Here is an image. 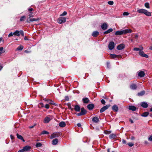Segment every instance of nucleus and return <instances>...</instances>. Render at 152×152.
Wrapping results in <instances>:
<instances>
[{
	"mask_svg": "<svg viewBox=\"0 0 152 152\" xmlns=\"http://www.w3.org/2000/svg\"><path fill=\"white\" fill-rule=\"evenodd\" d=\"M104 133L106 134H109L111 133V132L110 131L105 130L104 131Z\"/></svg>",
	"mask_w": 152,
	"mask_h": 152,
	"instance_id": "42",
	"label": "nucleus"
},
{
	"mask_svg": "<svg viewBox=\"0 0 152 152\" xmlns=\"http://www.w3.org/2000/svg\"><path fill=\"white\" fill-rule=\"evenodd\" d=\"M129 13L127 12H124L123 13V15H128Z\"/></svg>",
	"mask_w": 152,
	"mask_h": 152,
	"instance_id": "48",
	"label": "nucleus"
},
{
	"mask_svg": "<svg viewBox=\"0 0 152 152\" xmlns=\"http://www.w3.org/2000/svg\"><path fill=\"white\" fill-rule=\"evenodd\" d=\"M127 145L130 147H132L134 145V144L131 142L128 143Z\"/></svg>",
	"mask_w": 152,
	"mask_h": 152,
	"instance_id": "40",
	"label": "nucleus"
},
{
	"mask_svg": "<svg viewBox=\"0 0 152 152\" xmlns=\"http://www.w3.org/2000/svg\"><path fill=\"white\" fill-rule=\"evenodd\" d=\"M145 6L147 8H150L149 3L148 2H146L145 3Z\"/></svg>",
	"mask_w": 152,
	"mask_h": 152,
	"instance_id": "38",
	"label": "nucleus"
},
{
	"mask_svg": "<svg viewBox=\"0 0 152 152\" xmlns=\"http://www.w3.org/2000/svg\"><path fill=\"white\" fill-rule=\"evenodd\" d=\"M77 126L79 127H80L81 126V124H80V123H78L77 124Z\"/></svg>",
	"mask_w": 152,
	"mask_h": 152,
	"instance_id": "53",
	"label": "nucleus"
},
{
	"mask_svg": "<svg viewBox=\"0 0 152 152\" xmlns=\"http://www.w3.org/2000/svg\"><path fill=\"white\" fill-rule=\"evenodd\" d=\"M129 121L132 124H133L134 123L133 120L131 119H129Z\"/></svg>",
	"mask_w": 152,
	"mask_h": 152,
	"instance_id": "56",
	"label": "nucleus"
},
{
	"mask_svg": "<svg viewBox=\"0 0 152 152\" xmlns=\"http://www.w3.org/2000/svg\"><path fill=\"white\" fill-rule=\"evenodd\" d=\"M42 145V144L39 142L36 144L35 146L37 147H40Z\"/></svg>",
	"mask_w": 152,
	"mask_h": 152,
	"instance_id": "39",
	"label": "nucleus"
},
{
	"mask_svg": "<svg viewBox=\"0 0 152 152\" xmlns=\"http://www.w3.org/2000/svg\"><path fill=\"white\" fill-rule=\"evenodd\" d=\"M145 75V72L142 71L140 72L138 74V76L141 77H144Z\"/></svg>",
	"mask_w": 152,
	"mask_h": 152,
	"instance_id": "22",
	"label": "nucleus"
},
{
	"mask_svg": "<svg viewBox=\"0 0 152 152\" xmlns=\"http://www.w3.org/2000/svg\"><path fill=\"white\" fill-rule=\"evenodd\" d=\"M82 101L84 103L86 104L88 103L90 101L89 99L87 97H85L83 98L82 99Z\"/></svg>",
	"mask_w": 152,
	"mask_h": 152,
	"instance_id": "17",
	"label": "nucleus"
},
{
	"mask_svg": "<svg viewBox=\"0 0 152 152\" xmlns=\"http://www.w3.org/2000/svg\"><path fill=\"white\" fill-rule=\"evenodd\" d=\"M101 103L103 104L104 105L105 104V100L103 99H102L101 100Z\"/></svg>",
	"mask_w": 152,
	"mask_h": 152,
	"instance_id": "47",
	"label": "nucleus"
},
{
	"mask_svg": "<svg viewBox=\"0 0 152 152\" xmlns=\"http://www.w3.org/2000/svg\"><path fill=\"white\" fill-rule=\"evenodd\" d=\"M129 109L132 111H135L136 110V108L134 106H129Z\"/></svg>",
	"mask_w": 152,
	"mask_h": 152,
	"instance_id": "21",
	"label": "nucleus"
},
{
	"mask_svg": "<svg viewBox=\"0 0 152 152\" xmlns=\"http://www.w3.org/2000/svg\"><path fill=\"white\" fill-rule=\"evenodd\" d=\"M134 37L135 38H137L138 37V35L137 34H136L134 35Z\"/></svg>",
	"mask_w": 152,
	"mask_h": 152,
	"instance_id": "54",
	"label": "nucleus"
},
{
	"mask_svg": "<svg viewBox=\"0 0 152 152\" xmlns=\"http://www.w3.org/2000/svg\"><path fill=\"white\" fill-rule=\"evenodd\" d=\"M143 48L142 46L140 47L139 48H134L133 49V50L134 51H140V50H143Z\"/></svg>",
	"mask_w": 152,
	"mask_h": 152,
	"instance_id": "25",
	"label": "nucleus"
},
{
	"mask_svg": "<svg viewBox=\"0 0 152 152\" xmlns=\"http://www.w3.org/2000/svg\"><path fill=\"white\" fill-rule=\"evenodd\" d=\"M92 121L95 123H97L99 122V119L97 117H94L92 119Z\"/></svg>",
	"mask_w": 152,
	"mask_h": 152,
	"instance_id": "18",
	"label": "nucleus"
},
{
	"mask_svg": "<svg viewBox=\"0 0 152 152\" xmlns=\"http://www.w3.org/2000/svg\"><path fill=\"white\" fill-rule=\"evenodd\" d=\"M137 12L139 13L144 14L148 16H151V12H149L148 10L144 9H140L137 10Z\"/></svg>",
	"mask_w": 152,
	"mask_h": 152,
	"instance_id": "4",
	"label": "nucleus"
},
{
	"mask_svg": "<svg viewBox=\"0 0 152 152\" xmlns=\"http://www.w3.org/2000/svg\"><path fill=\"white\" fill-rule=\"evenodd\" d=\"M145 91H142L140 92H139L137 95L138 96H141L144 95L145 94Z\"/></svg>",
	"mask_w": 152,
	"mask_h": 152,
	"instance_id": "28",
	"label": "nucleus"
},
{
	"mask_svg": "<svg viewBox=\"0 0 152 152\" xmlns=\"http://www.w3.org/2000/svg\"><path fill=\"white\" fill-rule=\"evenodd\" d=\"M67 14V12L66 11H64L62 14L60 15V16H63L66 15Z\"/></svg>",
	"mask_w": 152,
	"mask_h": 152,
	"instance_id": "41",
	"label": "nucleus"
},
{
	"mask_svg": "<svg viewBox=\"0 0 152 152\" xmlns=\"http://www.w3.org/2000/svg\"><path fill=\"white\" fill-rule=\"evenodd\" d=\"M87 111L85 109L84 107H82L81 109V112L80 113L77 114V115L78 116H81L84 115L86 113Z\"/></svg>",
	"mask_w": 152,
	"mask_h": 152,
	"instance_id": "5",
	"label": "nucleus"
},
{
	"mask_svg": "<svg viewBox=\"0 0 152 152\" xmlns=\"http://www.w3.org/2000/svg\"><path fill=\"white\" fill-rule=\"evenodd\" d=\"M44 107L47 109H48L49 108V105L48 104H46L44 106Z\"/></svg>",
	"mask_w": 152,
	"mask_h": 152,
	"instance_id": "45",
	"label": "nucleus"
},
{
	"mask_svg": "<svg viewBox=\"0 0 152 152\" xmlns=\"http://www.w3.org/2000/svg\"><path fill=\"white\" fill-rule=\"evenodd\" d=\"M122 143L123 144H126V141L125 140H124V139H123L122 140Z\"/></svg>",
	"mask_w": 152,
	"mask_h": 152,
	"instance_id": "51",
	"label": "nucleus"
},
{
	"mask_svg": "<svg viewBox=\"0 0 152 152\" xmlns=\"http://www.w3.org/2000/svg\"><path fill=\"white\" fill-rule=\"evenodd\" d=\"M5 51L3 50V47H0V56L2 53H4Z\"/></svg>",
	"mask_w": 152,
	"mask_h": 152,
	"instance_id": "34",
	"label": "nucleus"
},
{
	"mask_svg": "<svg viewBox=\"0 0 152 152\" xmlns=\"http://www.w3.org/2000/svg\"><path fill=\"white\" fill-rule=\"evenodd\" d=\"M26 18V17L25 16H23L21 17L20 20V21H24Z\"/></svg>",
	"mask_w": 152,
	"mask_h": 152,
	"instance_id": "37",
	"label": "nucleus"
},
{
	"mask_svg": "<svg viewBox=\"0 0 152 152\" xmlns=\"http://www.w3.org/2000/svg\"><path fill=\"white\" fill-rule=\"evenodd\" d=\"M23 47L22 45L19 46L17 48V50H23Z\"/></svg>",
	"mask_w": 152,
	"mask_h": 152,
	"instance_id": "35",
	"label": "nucleus"
},
{
	"mask_svg": "<svg viewBox=\"0 0 152 152\" xmlns=\"http://www.w3.org/2000/svg\"><path fill=\"white\" fill-rule=\"evenodd\" d=\"M75 110L76 111H79L80 109V106L78 105H76L75 107Z\"/></svg>",
	"mask_w": 152,
	"mask_h": 152,
	"instance_id": "27",
	"label": "nucleus"
},
{
	"mask_svg": "<svg viewBox=\"0 0 152 152\" xmlns=\"http://www.w3.org/2000/svg\"><path fill=\"white\" fill-rule=\"evenodd\" d=\"M110 57L111 58H121L122 57L120 55L110 54Z\"/></svg>",
	"mask_w": 152,
	"mask_h": 152,
	"instance_id": "11",
	"label": "nucleus"
},
{
	"mask_svg": "<svg viewBox=\"0 0 152 152\" xmlns=\"http://www.w3.org/2000/svg\"><path fill=\"white\" fill-rule=\"evenodd\" d=\"M101 27L103 30H105L107 28L108 25L107 23H104L101 25Z\"/></svg>",
	"mask_w": 152,
	"mask_h": 152,
	"instance_id": "16",
	"label": "nucleus"
},
{
	"mask_svg": "<svg viewBox=\"0 0 152 152\" xmlns=\"http://www.w3.org/2000/svg\"><path fill=\"white\" fill-rule=\"evenodd\" d=\"M99 34V33L98 31H95L93 32L92 35L94 37H97Z\"/></svg>",
	"mask_w": 152,
	"mask_h": 152,
	"instance_id": "19",
	"label": "nucleus"
},
{
	"mask_svg": "<svg viewBox=\"0 0 152 152\" xmlns=\"http://www.w3.org/2000/svg\"><path fill=\"white\" fill-rule=\"evenodd\" d=\"M108 3L110 5H112L113 4L114 2L113 1H110L108 2Z\"/></svg>",
	"mask_w": 152,
	"mask_h": 152,
	"instance_id": "43",
	"label": "nucleus"
},
{
	"mask_svg": "<svg viewBox=\"0 0 152 152\" xmlns=\"http://www.w3.org/2000/svg\"><path fill=\"white\" fill-rule=\"evenodd\" d=\"M110 106V105H107L103 107L100 110V112L102 113L107 109Z\"/></svg>",
	"mask_w": 152,
	"mask_h": 152,
	"instance_id": "10",
	"label": "nucleus"
},
{
	"mask_svg": "<svg viewBox=\"0 0 152 152\" xmlns=\"http://www.w3.org/2000/svg\"><path fill=\"white\" fill-rule=\"evenodd\" d=\"M10 137H11V138L12 139H13V136H12V135H10Z\"/></svg>",
	"mask_w": 152,
	"mask_h": 152,
	"instance_id": "62",
	"label": "nucleus"
},
{
	"mask_svg": "<svg viewBox=\"0 0 152 152\" xmlns=\"http://www.w3.org/2000/svg\"><path fill=\"white\" fill-rule=\"evenodd\" d=\"M14 35L18 37H19L21 36L22 37L24 38H27V37L25 34L24 31L22 30H20V31L16 30L15 31L12 33V32H10L8 35V37H11Z\"/></svg>",
	"mask_w": 152,
	"mask_h": 152,
	"instance_id": "1",
	"label": "nucleus"
},
{
	"mask_svg": "<svg viewBox=\"0 0 152 152\" xmlns=\"http://www.w3.org/2000/svg\"><path fill=\"white\" fill-rule=\"evenodd\" d=\"M16 135L18 139L23 140V142H25V140H24L23 137L21 135L19 134H17Z\"/></svg>",
	"mask_w": 152,
	"mask_h": 152,
	"instance_id": "30",
	"label": "nucleus"
},
{
	"mask_svg": "<svg viewBox=\"0 0 152 152\" xmlns=\"http://www.w3.org/2000/svg\"><path fill=\"white\" fill-rule=\"evenodd\" d=\"M149 114L148 112H145L141 115V116L142 117H147L148 115Z\"/></svg>",
	"mask_w": 152,
	"mask_h": 152,
	"instance_id": "33",
	"label": "nucleus"
},
{
	"mask_svg": "<svg viewBox=\"0 0 152 152\" xmlns=\"http://www.w3.org/2000/svg\"><path fill=\"white\" fill-rule=\"evenodd\" d=\"M3 66H2L0 65V71L1 70V69L3 68Z\"/></svg>",
	"mask_w": 152,
	"mask_h": 152,
	"instance_id": "59",
	"label": "nucleus"
},
{
	"mask_svg": "<svg viewBox=\"0 0 152 152\" xmlns=\"http://www.w3.org/2000/svg\"><path fill=\"white\" fill-rule=\"evenodd\" d=\"M140 105L142 107L145 108H147L148 106V104L146 102H143L140 103Z\"/></svg>",
	"mask_w": 152,
	"mask_h": 152,
	"instance_id": "15",
	"label": "nucleus"
},
{
	"mask_svg": "<svg viewBox=\"0 0 152 152\" xmlns=\"http://www.w3.org/2000/svg\"><path fill=\"white\" fill-rule=\"evenodd\" d=\"M131 138V140H134V139H135V138H134V137H133V136H131V138Z\"/></svg>",
	"mask_w": 152,
	"mask_h": 152,
	"instance_id": "57",
	"label": "nucleus"
},
{
	"mask_svg": "<svg viewBox=\"0 0 152 152\" xmlns=\"http://www.w3.org/2000/svg\"><path fill=\"white\" fill-rule=\"evenodd\" d=\"M33 10V9L32 8H29L28 9V11L30 13H32V11Z\"/></svg>",
	"mask_w": 152,
	"mask_h": 152,
	"instance_id": "46",
	"label": "nucleus"
},
{
	"mask_svg": "<svg viewBox=\"0 0 152 152\" xmlns=\"http://www.w3.org/2000/svg\"><path fill=\"white\" fill-rule=\"evenodd\" d=\"M24 150H23V149H22L21 150H20L19 151H18V152H24Z\"/></svg>",
	"mask_w": 152,
	"mask_h": 152,
	"instance_id": "55",
	"label": "nucleus"
},
{
	"mask_svg": "<svg viewBox=\"0 0 152 152\" xmlns=\"http://www.w3.org/2000/svg\"><path fill=\"white\" fill-rule=\"evenodd\" d=\"M145 143L146 144H148V142L147 141H145Z\"/></svg>",
	"mask_w": 152,
	"mask_h": 152,
	"instance_id": "60",
	"label": "nucleus"
},
{
	"mask_svg": "<svg viewBox=\"0 0 152 152\" xmlns=\"http://www.w3.org/2000/svg\"><path fill=\"white\" fill-rule=\"evenodd\" d=\"M125 47V45L123 44H121L118 45L117 47V49L119 50H122L124 49Z\"/></svg>",
	"mask_w": 152,
	"mask_h": 152,
	"instance_id": "12",
	"label": "nucleus"
},
{
	"mask_svg": "<svg viewBox=\"0 0 152 152\" xmlns=\"http://www.w3.org/2000/svg\"><path fill=\"white\" fill-rule=\"evenodd\" d=\"M94 107V105L93 104H90L87 105V108L89 110H92Z\"/></svg>",
	"mask_w": 152,
	"mask_h": 152,
	"instance_id": "20",
	"label": "nucleus"
},
{
	"mask_svg": "<svg viewBox=\"0 0 152 152\" xmlns=\"http://www.w3.org/2000/svg\"><path fill=\"white\" fill-rule=\"evenodd\" d=\"M60 135V134L59 132H55L51 134L50 138L51 139H53L54 138L58 137Z\"/></svg>",
	"mask_w": 152,
	"mask_h": 152,
	"instance_id": "7",
	"label": "nucleus"
},
{
	"mask_svg": "<svg viewBox=\"0 0 152 152\" xmlns=\"http://www.w3.org/2000/svg\"><path fill=\"white\" fill-rule=\"evenodd\" d=\"M113 31V29L112 28H110L108 29L107 31L104 32V34H107Z\"/></svg>",
	"mask_w": 152,
	"mask_h": 152,
	"instance_id": "32",
	"label": "nucleus"
},
{
	"mask_svg": "<svg viewBox=\"0 0 152 152\" xmlns=\"http://www.w3.org/2000/svg\"><path fill=\"white\" fill-rule=\"evenodd\" d=\"M150 111L151 112L152 111V107L150 109Z\"/></svg>",
	"mask_w": 152,
	"mask_h": 152,
	"instance_id": "64",
	"label": "nucleus"
},
{
	"mask_svg": "<svg viewBox=\"0 0 152 152\" xmlns=\"http://www.w3.org/2000/svg\"><path fill=\"white\" fill-rule=\"evenodd\" d=\"M139 55L142 57H145L146 58H148V56L147 54H145L144 52L142 50H140L139 52Z\"/></svg>",
	"mask_w": 152,
	"mask_h": 152,
	"instance_id": "13",
	"label": "nucleus"
},
{
	"mask_svg": "<svg viewBox=\"0 0 152 152\" xmlns=\"http://www.w3.org/2000/svg\"><path fill=\"white\" fill-rule=\"evenodd\" d=\"M65 99L67 100H69V98L68 96L66 97Z\"/></svg>",
	"mask_w": 152,
	"mask_h": 152,
	"instance_id": "61",
	"label": "nucleus"
},
{
	"mask_svg": "<svg viewBox=\"0 0 152 152\" xmlns=\"http://www.w3.org/2000/svg\"><path fill=\"white\" fill-rule=\"evenodd\" d=\"M115 46L114 43L113 42H110L108 45V48L110 50H113Z\"/></svg>",
	"mask_w": 152,
	"mask_h": 152,
	"instance_id": "8",
	"label": "nucleus"
},
{
	"mask_svg": "<svg viewBox=\"0 0 152 152\" xmlns=\"http://www.w3.org/2000/svg\"><path fill=\"white\" fill-rule=\"evenodd\" d=\"M59 126L61 127H64L66 126V124L64 121H61L59 124Z\"/></svg>",
	"mask_w": 152,
	"mask_h": 152,
	"instance_id": "24",
	"label": "nucleus"
},
{
	"mask_svg": "<svg viewBox=\"0 0 152 152\" xmlns=\"http://www.w3.org/2000/svg\"><path fill=\"white\" fill-rule=\"evenodd\" d=\"M40 104H41L42 107H44V106L43 103H40Z\"/></svg>",
	"mask_w": 152,
	"mask_h": 152,
	"instance_id": "58",
	"label": "nucleus"
},
{
	"mask_svg": "<svg viewBox=\"0 0 152 152\" xmlns=\"http://www.w3.org/2000/svg\"><path fill=\"white\" fill-rule=\"evenodd\" d=\"M112 109L115 112H117L118 110V108L116 105H115L112 107Z\"/></svg>",
	"mask_w": 152,
	"mask_h": 152,
	"instance_id": "23",
	"label": "nucleus"
},
{
	"mask_svg": "<svg viewBox=\"0 0 152 152\" xmlns=\"http://www.w3.org/2000/svg\"><path fill=\"white\" fill-rule=\"evenodd\" d=\"M36 125V124H34L32 126H30L29 127V129H32Z\"/></svg>",
	"mask_w": 152,
	"mask_h": 152,
	"instance_id": "49",
	"label": "nucleus"
},
{
	"mask_svg": "<svg viewBox=\"0 0 152 152\" xmlns=\"http://www.w3.org/2000/svg\"><path fill=\"white\" fill-rule=\"evenodd\" d=\"M58 139L56 138L54 139L52 141V144L53 145H56L58 143Z\"/></svg>",
	"mask_w": 152,
	"mask_h": 152,
	"instance_id": "29",
	"label": "nucleus"
},
{
	"mask_svg": "<svg viewBox=\"0 0 152 152\" xmlns=\"http://www.w3.org/2000/svg\"><path fill=\"white\" fill-rule=\"evenodd\" d=\"M109 63H107V66L108 67H109L108 66H109Z\"/></svg>",
	"mask_w": 152,
	"mask_h": 152,
	"instance_id": "63",
	"label": "nucleus"
},
{
	"mask_svg": "<svg viewBox=\"0 0 152 152\" xmlns=\"http://www.w3.org/2000/svg\"><path fill=\"white\" fill-rule=\"evenodd\" d=\"M45 100L46 101H50L51 102H49V103L51 104H53V102L52 100H49L48 99H47L46 100Z\"/></svg>",
	"mask_w": 152,
	"mask_h": 152,
	"instance_id": "50",
	"label": "nucleus"
},
{
	"mask_svg": "<svg viewBox=\"0 0 152 152\" xmlns=\"http://www.w3.org/2000/svg\"><path fill=\"white\" fill-rule=\"evenodd\" d=\"M137 87L136 85L135 84H133L130 86V88L132 90H135Z\"/></svg>",
	"mask_w": 152,
	"mask_h": 152,
	"instance_id": "26",
	"label": "nucleus"
},
{
	"mask_svg": "<svg viewBox=\"0 0 152 152\" xmlns=\"http://www.w3.org/2000/svg\"><path fill=\"white\" fill-rule=\"evenodd\" d=\"M49 134V132L48 131L45 130L43 131L41 134Z\"/></svg>",
	"mask_w": 152,
	"mask_h": 152,
	"instance_id": "36",
	"label": "nucleus"
},
{
	"mask_svg": "<svg viewBox=\"0 0 152 152\" xmlns=\"http://www.w3.org/2000/svg\"><path fill=\"white\" fill-rule=\"evenodd\" d=\"M52 118L51 116H48L46 117L44 120V122L45 123H48L51 120Z\"/></svg>",
	"mask_w": 152,
	"mask_h": 152,
	"instance_id": "9",
	"label": "nucleus"
},
{
	"mask_svg": "<svg viewBox=\"0 0 152 152\" xmlns=\"http://www.w3.org/2000/svg\"><path fill=\"white\" fill-rule=\"evenodd\" d=\"M66 18L65 17H60L58 19L57 22L59 24H61L65 23L66 21Z\"/></svg>",
	"mask_w": 152,
	"mask_h": 152,
	"instance_id": "6",
	"label": "nucleus"
},
{
	"mask_svg": "<svg viewBox=\"0 0 152 152\" xmlns=\"http://www.w3.org/2000/svg\"><path fill=\"white\" fill-rule=\"evenodd\" d=\"M116 135L115 134H112L109 135V138L111 139H114L115 138Z\"/></svg>",
	"mask_w": 152,
	"mask_h": 152,
	"instance_id": "31",
	"label": "nucleus"
},
{
	"mask_svg": "<svg viewBox=\"0 0 152 152\" xmlns=\"http://www.w3.org/2000/svg\"><path fill=\"white\" fill-rule=\"evenodd\" d=\"M148 140L150 141H152V135L150 136L148 139Z\"/></svg>",
	"mask_w": 152,
	"mask_h": 152,
	"instance_id": "44",
	"label": "nucleus"
},
{
	"mask_svg": "<svg viewBox=\"0 0 152 152\" xmlns=\"http://www.w3.org/2000/svg\"><path fill=\"white\" fill-rule=\"evenodd\" d=\"M132 32V30L130 29H125L122 30L117 31L115 32V34L116 36L121 35L125 34L127 33H131Z\"/></svg>",
	"mask_w": 152,
	"mask_h": 152,
	"instance_id": "2",
	"label": "nucleus"
},
{
	"mask_svg": "<svg viewBox=\"0 0 152 152\" xmlns=\"http://www.w3.org/2000/svg\"><path fill=\"white\" fill-rule=\"evenodd\" d=\"M28 16V18L26 20V21L27 23H30L31 22H33L34 21H39V18H31L33 17L34 16V15L31 14L29 15Z\"/></svg>",
	"mask_w": 152,
	"mask_h": 152,
	"instance_id": "3",
	"label": "nucleus"
},
{
	"mask_svg": "<svg viewBox=\"0 0 152 152\" xmlns=\"http://www.w3.org/2000/svg\"><path fill=\"white\" fill-rule=\"evenodd\" d=\"M31 148V146L29 145H26L23 147V149L24 151H28L30 150Z\"/></svg>",
	"mask_w": 152,
	"mask_h": 152,
	"instance_id": "14",
	"label": "nucleus"
},
{
	"mask_svg": "<svg viewBox=\"0 0 152 152\" xmlns=\"http://www.w3.org/2000/svg\"><path fill=\"white\" fill-rule=\"evenodd\" d=\"M25 52L26 53H30L31 51H28V50H25Z\"/></svg>",
	"mask_w": 152,
	"mask_h": 152,
	"instance_id": "52",
	"label": "nucleus"
}]
</instances>
